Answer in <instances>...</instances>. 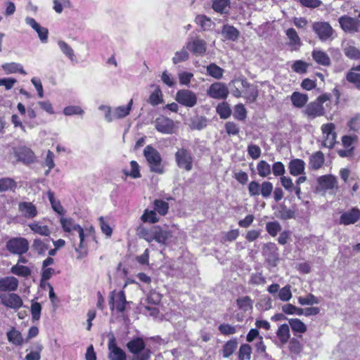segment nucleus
<instances>
[{
  "label": "nucleus",
  "mask_w": 360,
  "mask_h": 360,
  "mask_svg": "<svg viewBox=\"0 0 360 360\" xmlns=\"http://www.w3.org/2000/svg\"><path fill=\"white\" fill-rule=\"evenodd\" d=\"M229 89L226 84L214 82L207 90V95L214 99H225L229 95Z\"/></svg>",
  "instance_id": "nucleus-11"
},
{
  "label": "nucleus",
  "mask_w": 360,
  "mask_h": 360,
  "mask_svg": "<svg viewBox=\"0 0 360 360\" xmlns=\"http://www.w3.org/2000/svg\"><path fill=\"white\" fill-rule=\"evenodd\" d=\"M170 236L169 231L162 229L160 226H155V240L158 243L165 245Z\"/></svg>",
  "instance_id": "nucleus-41"
},
{
  "label": "nucleus",
  "mask_w": 360,
  "mask_h": 360,
  "mask_svg": "<svg viewBox=\"0 0 360 360\" xmlns=\"http://www.w3.org/2000/svg\"><path fill=\"white\" fill-rule=\"evenodd\" d=\"M47 197L53 210L58 214L63 216L65 213V211L60 201L55 198L54 193L51 191H49L47 192Z\"/></svg>",
  "instance_id": "nucleus-35"
},
{
  "label": "nucleus",
  "mask_w": 360,
  "mask_h": 360,
  "mask_svg": "<svg viewBox=\"0 0 360 360\" xmlns=\"http://www.w3.org/2000/svg\"><path fill=\"white\" fill-rule=\"evenodd\" d=\"M289 325L295 333H304L307 330V326L298 319H290Z\"/></svg>",
  "instance_id": "nucleus-39"
},
{
  "label": "nucleus",
  "mask_w": 360,
  "mask_h": 360,
  "mask_svg": "<svg viewBox=\"0 0 360 360\" xmlns=\"http://www.w3.org/2000/svg\"><path fill=\"white\" fill-rule=\"evenodd\" d=\"M11 272L16 276L27 277L31 274V270L27 266L16 264L11 269Z\"/></svg>",
  "instance_id": "nucleus-47"
},
{
  "label": "nucleus",
  "mask_w": 360,
  "mask_h": 360,
  "mask_svg": "<svg viewBox=\"0 0 360 360\" xmlns=\"http://www.w3.org/2000/svg\"><path fill=\"white\" fill-rule=\"evenodd\" d=\"M321 130L322 132V146L326 148H331L336 143L337 134L335 132V125L333 123L323 124Z\"/></svg>",
  "instance_id": "nucleus-5"
},
{
  "label": "nucleus",
  "mask_w": 360,
  "mask_h": 360,
  "mask_svg": "<svg viewBox=\"0 0 360 360\" xmlns=\"http://www.w3.org/2000/svg\"><path fill=\"white\" fill-rule=\"evenodd\" d=\"M305 165L303 160L294 158L289 162L288 167L292 176H297L300 174H305Z\"/></svg>",
  "instance_id": "nucleus-19"
},
{
  "label": "nucleus",
  "mask_w": 360,
  "mask_h": 360,
  "mask_svg": "<svg viewBox=\"0 0 360 360\" xmlns=\"http://www.w3.org/2000/svg\"><path fill=\"white\" fill-rule=\"evenodd\" d=\"M291 286L286 285L279 290L278 293V297L283 302H288L292 298Z\"/></svg>",
  "instance_id": "nucleus-57"
},
{
  "label": "nucleus",
  "mask_w": 360,
  "mask_h": 360,
  "mask_svg": "<svg viewBox=\"0 0 360 360\" xmlns=\"http://www.w3.org/2000/svg\"><path fill=\"white\" fill-rule=\"evenodd\" d=\"M32 248L39 255H44L46 252L49 249V240H41L40 238H36L33 241Z\"/></svg>",
  "instance_id": "nucleus-32"
},
{
  "label": "nucleus",
  "mask_w": 360,
  "mask_h": 360,
  "mask_svg": "<svg viewBox=\"0 0 360 360\" xmlns=\"http://www.w3.org/2000/svg\"><path fill=\"white\" fill-rule=\"evenodd\" d=\"M206 70L208 75L217 79H221L224 74V70L215 63H212L207 65Z\"/></svg>",
  "instance_id": "nucleus-44"
},
{
  "label": "nucleus",
  "mask_w": 360,
  "mask_h": 360,
  "mask_svg": "<svg viewBox=\"0 0 360 360\" xmlns=\"http://www.w3.org/2000/svg\"><path fill=\"white\" fill-rule=\"evenodd\" d=\"M178 78L181 85L189 86L191 81L193 78V74L186 71H181L178 73Z\"/></svg>",
  "instance_id": "nucleus-59"
},
{
  "label": "nucleus",
  "mask_w": 360,
  "mask_h": 360,
  "mask_svg": "<svg viewBox=\"0 0 360 360\" xmlns=\"http://www.w3.org/2000/svg\"><path fill=\"white\" fill-rule=\"evenodd\" d=\"M76 231H77L79 234V244L78 248H76L75 250L79 252V250H82L85 248V238L89 236L94 237V229L91 226L84 230L82 226H80Z\"/></svg>",
  "instance_id": "nucleus-26"
},
{
  "label": "nucleus",
  "mask_w": 360,
  "mask_h": 360,
  "mask_svg": "<svg viewBox=\"0 0 360 360\" xmlns=\"http://www.w3.org/2000/svg\"><path fill=\"white\" fill-rule=\"evenodd\" d=\"M153 205L154 210L160 215L165 216L168 212L169 204L162 200H155Z\"/></svg>",
  "instance_id": "nucleus-50"
},
{
  "label": "nucleus",
  "mask_w": 360,
  "mask_h": 360,
  "mask_svg": "<svg viewBox=\"0 0 360 360\" xmlns=\"http://www.w3.org/2000/svg\"><path fill=\"white\" fill-rule=\"evenodd\" d=\"M312 30L321 41H327L333 39L334 30L327 22H314Z\"/></svg>",
  "instance_id": "nucleus-6"
},
{
  "label": "nucleus",
  "mask_w": 360,
  "mask_h": 360,
  "mask_svg": "<svg viewBox=\"0 0 360 360\" xmlns=\"http://www.w3.org/2000/svg\"><path fill=\"white\" fill-rule=\"evenodd\" d=\"M84 110L78 105H69L63 109V113L67 116L82 115Z\"/></svg>",
  "instance_id": "nucleus-63"
},
{
  "label": "nucleus",
  "mask_w": 360,
  "mask_h": 360,
  "mask_svg": "<svg viewBox=\"0 0 360 360\" xmlns=\"http://www.w3.org/2000/svg\"><path fill=\"white\" fill-rule=\"evenodd\" d=\"M175 160L180 169L189 172L193 168V158L191 153L185 148H180L176 152Z\"/></svg>",
  "instance_id": "nucleus-7"
},
{
  "label": "nucleus",
  "mask_w": 360,
  "mask_h": 360,
  "mask_svg": "<svg viewBox=\"0 0 360 360\" xmlns=\"http://www.w3.org/2000/svg\"><path fill=\"white\" fill-rule=\"evenodd\" d=\"M257 169L261 177H266L271 172V165L265 160H261L257 163Z\"/></svg>",
  "instance_id": "nucleus-49"
},
{
  "label": "nucleus",
  "mask_w": 360,
  "mask_h": 360,
  "mask_svg": "<svg viewBox=\"0 0 360 360\" xmlns=\"http://www.w3.org/2000/svg\"><path fill=\"white\" fill-rule=\"evenodd\" d=\"M133 104V100L131 99L126 106H118L112 110V117L114 120L122 119L127 116Z\"/></svg>",
  "instance_id": "nucleus-29"
},
{
  "label": "nucleus",
  "mask_w": 360,
  "mask_h": 360,
  "mask_svg": "<svg viewBox=\"0 0 360 360\" xmlns=\"http://www.w3.org/2000/svg\"><path fill=\"white\" fill-rule=\"evenodd\" d=\"M175 100L185 107L193 108L197 104L198 97L195 93L189 89H181L176 92Z\"/></svg>",
  "instance_id": "nucleus-8"
},
{
  "label": "nucleus",
  "mask_w": 360,
  "mask_h": 360,
  "mask_svg": "<svg viewBox=\"0 0 360 360\" xmlns=\"http://www.w3.org/2000/svg\"><path fill=\"white\" fill-rule=\"evenodd\" d=\"M108 346L110 360H127L126 352L117 346L114 338L109 340Z\"/></svg>",
  "instance_id": "nucleus-16"
},
{
  "label": "nucleus",
  "mask_w": 360,
  "mask_h": 360,
  "mask_svg": "<svg viewBox=\"0 0 360 360\" xmlns=\"http://www.w3.org/2000/svg\"><path fill=\"white\" fill-rule=\"evenodd\" d=\"M143 155L149 165L150 170L153 172L162 174L165 171L160 153L153 146H146L143 150Z\"/></svg>",
  "instance_id": "nucleus-2"
},
{
  "label": "nucleus",
  "mask_w": 360,
  "mask_h": 360,
  "mask_svg": "<svg viewBox=\"0 0 360 360\" xmlns=\"http://www.w3.org/2000/svg\"><path fill=\"white\" fill-rule=\"evenodd\" d=\"M139 237L143 238L148 243H151L155 240V226L150 229H141L139 233Z\"/></svg>",
  "instance_id": "nucleus-55"
},
{
  "label": "nucleus",
  "mask_w": 360,
  "mask_h": 360,
  "mask_svg": "<svg viewBox=\"0 0 360 360\" xmlns=\"http://www.w3.org/2000/svg\"><path fill=\"white\" fill-rule=\"evenodd\" d=\"M60 223L63 230L66 233H72L74 231H76L81 226L70 217H61Z\"/></svg>",
  "instance_id": "nucleus-27"
},
{
  "label": "nucleus",
  "mask_w": 360,
  "mask_h": 360,
  "mask_svg": "<svg viewBox=\"0 0 360 360\" xmlns=\"http://www.w3.org/2000/svg\"><path fill=\"white\" fill-rule=\"evenodd\" d=\"M6 248L9 252L21 256L28 251L29 243L25 238H13L7 241Z\"/></svg>",
  "instance_id": "nucleus-4"
},
{
  "label": "nucleus",
  "mask_w": 360,
  "mask_h": 360,
  "mask_svg": "<svg viewBox=\"0 0 360 360\" xmlns=\"http://www.w3.org/2000/svg\"><path fill=\"white\" fill-rule=\"evenodd\" d=\"M276 335L283 345L287 343L290 336L289 326L286 323L281 325L277 330Z\"/></svg>",
  "instance_id": "nucleus-37"
},
{
  "label": "nucleus",
  "mask_w": 360,
  "mask_h": 360,
  "mask_svg": "<svg viewBox=\"0 0 360 360\" xmlns=\"http://www.w3.org/2000/svg\"><path fill=\"white\" fill-rule=\"evenodd\" d=\"M43 349V346L40 343L35 344V350L29 352L25 358V360H40L41 352Z\"/></svg>",
  "instance_id": "nucleus-61"
},
{
  "label": "nucleus",
  "mask_w": 360,
  "mask_h": 360,
  "mask_svg": "<svg viewBox=\"0 0 360 360\" xmlns=\"http://www.w3.org/2000/svg\"><path fill=\"white\" fill-rule=\"evenodd\" d=\"M238 307L243 311H248L252 309L253 301L249 296H244L236 300Z\"/></svg>",
  "instance_id": "nucleus-38"
},
{
  "label": "nucleus",
  "mask_w": 360,
  "mask_h": 360,
  "mask_svg": "<svg viewBox=\"0 0 360 360\" xmlns=\"http://www.w3.org/2000/svg\"><path fill=\"white\" fill-rule=\"evenodd\" d=\"M325 161L324 155L321 151H317L309 157V165L311 169L317 170L320 169Z\"/></svg>",
  "instance_id": "nucleus-25"
},
{
  "label": "nucleus",
  "mask_w": 360,
  "mask_h": 360,
  "mask_svg": "<svg viewBox=\"0 0 360 360\" xmlns=\"http://www.w3.org/2000/svg\"><path fill=\"white\" fill-rule=\"evenodd\" d=\"M148 102L151 105L153 106L157 105L163 102L162 94L160 89L158 86H157L155 89L151 93L148 99Z\"/></svg>",
  "instance_id": "nucleus-45"
},
{
  "label": "nucleus",
  "mask_w": 360,
  "mask_h": 360,
  "mask_svg": "<svg viewBox=\"0 0 360 360\" xmlns=\"http://www.w3.org/2000/svg\"><path fill=\"white\" fill-rule=\"evenodd\" d=\"M239 34V31L232 25H224L221 29V34L227 40L236 41Z\"/></svg>",
  "instance_id": "nucleus-28"
},
{
  "label": "nucleus",
  "mask_w": 360,
  "mask_h": 360,
  "mask_svg": "<svg viewBox=\"0 0 360 360\" xmlns=\"http://www.w3.org/2000/svg\"><path fill=\"white\" fill-rule=\"evenodd\" d=\"M2 69L6 72V74H13L20 72L22 75H26V72L24 70L22 65L18 63H6L1 65Z\"/></svg>",
  "instance_id": "nucleus-33"
},
{
  "label": "nucleus",
  "mask_w": 360,
  "mask_h": 360,
  "mask_svg": "<svg viewBox=\"0 0 360 360\" xmlns=\"http://www.w3.org/2000/svg\"><path fill=\"white\" fill-rule=\"evenodd\" d=\"M53 9L58 14H60L64 8H70L72 6L70 0H53Z\"/></svg>",
  "instance_id": "nucleus-48"
},
{
  "label": "nucleus",
  "mask_w": 360,
  "mask_h": 360,
  "mask_svg": "<svg viewBox=\"0 0 360 360\" xmlns=\"http://www.w3.org/2000/svg\"><path fill=\"white\" fill-rule=\"evenodd\" d=\"M0 302L6 307L15 311L18 310L23 305V301L20 296L14 292L1 293Z\"/></svg>",
  "instance_id": "nucleus-9"
},
{
  "label": "nucleus",
  "mask_w": 360,
  "mask_h": 360,
  "mask_svg": "<svg viewBox=\"0 0 360 360\" xmlns=\"http://www.w3.org/2000/svg\"><path fill=\"white\" fill-rule=\"evenodd\" d=\"M58 45L63 53L65 54L71 61H74L75 60L74 51L68 44L64 41L60 40L58 42Z\"/></svg>",
  "instance_id": "nucleus-46"
},
{
  "label": "nucleus",
  "mask_w": 360,
  "mask_h": 360,
  "mask_svg": "<svg viewBox=\"0 0 360 360\" xmlns=\"http://www.w3.org/2000/svg\"><path fill=\"white\" fill-rule=\"evenodd\" d=\"M18 280L13 276L0 278V292H14L18 287Z\"/></svg>",
  "instance_id": "nucleus-20"
},
{
  "label": "nucleus",
  "mask_w": 360,
  "mask_h": 360,
  "mask_svg": "<svg viewBox=\"0 0 360 360\" xmlns=\"http://www.w3.org/2000/svg\"><path fill=\"white\" fill-rule=\"evenodd\" d=\"M141 220L143 222L154 224L159 221V217L155 210H146L141 216Z\"/></svg>",
  "instance_id": "nucleus-52"
},
{
  "label": "nucleus",
  "mask_w": 360,
  "mask_h": 360,
  "mask_svg": "<svg viewBox=\"0 0 360 360\" xmlns=\"http://www.w3.org/2000/svg\"><path fill=\"white\" fill-rule=\"evenodd\" d=\"M127 347L133 355L141 354L143 351L147 349L146 344L141 338H136L131 340L127 342Z\"/></svg>",
  "instance_id": "nucleus-22"
},
{
  "label": "nucleus",
  "mask_w": 360,
  "mask_h": 360,
  "mask_svg": "<svg viewBox=\"0 0 360 360\" xmlns=\"http://www.w3.org/2000/svg\"><path fill=\"white\" fill-rule=\"evenodd\" d=\"M13 154L18 161L25 164L32 163L34 161L35 156L33 151L26 146L13 148Z\"/></svg>",
  "instance_id": "nucleus-14"
},
{
  "label": "nucleus",
  "mask_w": 360,
  "mask_h": 360,
  "mask_svg": "<svg viewBox=\"0 0 360 360\" xmlns=\"http://www.w3.org/2000/svg\"><path fill=\"white\" fill-rule=\"evenodd\" d=\"M229 86L235 97H243L249 103L255 102L258 96L257 87L245 78H236L229 83Z\"/></svg>",
  "instance_id": "nucleus-1"
},
{
  "label": "nucleus",
  "mask_w": 360,
  "mask_h": 360,
  "mask_svg": "<svg viewBox=\"0 0 360 360\" xmlns=\"http://www.w3.org/2000/svg\"><path fill=\"white\" fill-rule=\"evenodd\" d=\"M274 189L273 184L270 181H264L261 184L260 195L264 198H268L270 197Z\"/></svg>",
  "instance_id": "nucleus-64"
},
{
  "label": "nucleus",
  "mask_w": 360,
  "mask_h": 360,
  "mask_svg": "<svg viewBox=\"0 0 360 360\" xmlns=\"http://www.w3.org/2000/svg\"><path fill=\"white\" fill-rule=\"evenodd\" d=\"M319 186L324 190H330L337 187L338 181L333 175H323L318 179Z\"/></svg>",
  "instance_id": "nucleus-24"
},
{
  "label": "nucleus",
  "mask_w": 360,
  "mask_h": 360,
  "mask_svg": "<svg viewBox=\"0 0 360 360\" xmlns=\"http://www.w3.org/2000/svg\"><path fill=\"white\" fill-rule=\"evenodd\" d=\"M155 128L162 134H172L174 132V121L168 117L161 116L154 122Z\"/></svg>",
  "instance_id": "nucleus-13"
},
{
  "label": "nucleus",
  "mask_w": 360,
  "mask_h": 360,
  "mask_svg": "<svg viewBox=\"0 0 360 360\" xmlns=\"http://www.w3.org/2000/svg\"><path fill=\"white\" fill-rule=\"evenodd\" d=\"M329 100V96L322 94L315 101L310 102L305 108L304 113L310 119H314L325 115L323 103Z\"/></svg>",
  "instance_id": "nucleus-3"
},
{
  "label": "nucleus",
  "mask_w": 360,
  "mask_h": 360,
  "mask_svg": "<svg viewBox=\"0 0 360 360\" xmlns=\"http://www.w3.org/2000/svg\"><path fill=\"white\" fill-rule=\"evenodd\" d=\"M18 211L22 216L27 219H32L38 214L36 206L31 202H19Z\"/></svg>",
  "instance_id": "nucleus-18"
},
{
  "label": "nucleus",
  "mask_w": 360,
  "mask_h": 360,
  "mask_svg": "<svg viewBox=\"0 0 360 360\" xmlns=\"http://www.w3.org/2000/svg\"><path fill=\"white\" fill-rule=\"evenodd\" d=\"M185 45L181 50L176 51L172 59V63L176 65L188 60L189 53Z\"/></svg>",
  "instance_id": "nucleus-42"
},
{
  "label": "nucleus",
  "mask_w": 360,
  "mask_h": 360,
  "mask_svg": "<svg viewBox=\"0 0 360 360\" xmlns=\"http://www.w3.org/2000/svg\"><path fill=\"white\" fill-rule=\"evenodd\" d=\"M30 229L34 233L43 236H49L51 231L48 226L43 225L39 221H34L28 224Z\"/></svg>",
  "instance_id": "nucleus-31"
},
{
  "label": "nucleus",
  "mask_w": 360,
  "mask_h": 360,
  "mask_svg": "<svg viewBox=\"0 0 360 360\" xmlns=\"http://www.w3.org/2000/svg\"><path fill=\"white\" fill-rule=\"evenodd\" d=\"M238 347L236 339H232L225 343L222 349V355L224 358H229L233 354Z\"/></svg>",
  "instance_id": "nucleus-40"
},
{
  "label": "nucleus",
  "mask_w": 360,
  "mask_h": 360,
  "mask_svg": "<svg viewBox=\"0 0 360 360\" xmlns=\"http://www.w3.org/2000/svg\"><path fill=\"white\" fill-rule=\"evenodd\" d=\"M252 348L248 344H243L239 349V360H250L251 358Z\"/></svg>",
  "instance_id": "nucleus-53"
},
{
  "label": "nucleus",
  "mask_w": 360,
  "mask_h": 360,
  "mask_svg": "<svg viewBox=\"0 0 360 360\" xmlns=\"http://www.w3.org/2000/svg\"><path fill=\"white\" fill-rule=\"evenodd\" d=\"M343 51L347 58L352 60L360 59V51L352 43H347L345 46Z\"/></svg>",
  "instance_id": "nucleus-36"
},
{
  "label": "nucleus",
  "mask_w": 360,
  "mask_h": 360,
  "mask_svg": "<svg viewBox=\"0 0 360 360\" xmlns=\"http://www.w3.org/2000/svg\"><path fill=\"white\" fill-rule=\"evenodd\" d=\"M360 219V210L353 207L349 211L343 212L339 219V224L349 225L356 223Z\"/></svg>",
  "instance_id": "nucleus-17"
},
{
  "label": "nucleus",
  "mask_w": 360,
  "mask_h": 360,
  "mask_svg": "<svg viewBox=\"0 0 360 360\" xmlns=\"http://www.w3.org/2000/svg\"><path fill=\"white\" fill-rule=\"evenodd\" d=\"M341 28L346 32L354 33L358 31L360 21L347 15L341 16L339 20Z\"/></svg>",
  "instance_id": "nucleus-15"
},
{
  "label": "nucleus",
  "mask_w": 360,
  "mask_h": 360,
  "mask_svg": "<svg viewBox=\"0 0 360 360\" xmlns=\"http://www.w3.org/2000/svg\"><path fill=\"white\" fill-rule=\"evenodd\" d=\"M217 112L221 119H227L231 115V109L227 103H219L217 106Z\"/></svg>",
  "instance_id": "nucleus-51"
},
{
  "label": "nucleus",
  "mask_w": 360,
  "mask_h": 360,
  "mask_svg": "<svg viewBox=\"0 0 360 360\" xmlns=\"http://www.w3.org/2000/svg\"><path fill=\"white\" fill-rule=\"evenodd\" d=\"M308 99L309 98L307 94L298 91H294L290 96L292 105L297 108L304 107L307 103Z\"/></svg>",
  "instance_id": "nucleus-30"
},
{
  "label": "nucleus",
  "mask_w": 360,
  "mask_h": 360,
  "mask_svg": "<svg viewBox=\"0 0 360 360\" xmlns=\"http://www.w3.org/2000/svg\"><path fill=\"white\" fill-rule=\"evenodd\" d=\"M186 48L193 55L202 56L207 51V43L199 37H189L186 43Z\"/></svg>",
  "instance_id": "nucleus-10"
},
{
  "label": "nucleus",
  "mask_w": 360,
  "mask_h": 360,
  "mask_svg": "<svg viewBox=\"0 0 360 360\" xmlns=\"http://www.w3.org/2000/svg\"><path fill=\"white\" fill-rule=\"evenodd\" d=\"M229 6V0H214L212 4V8L218 13H225Z\"/></svg>",
  "instance_id": "nucleus-56"
},
{
  "label": "nucleus",
  "mask_w": 360,
  "mask_h": 360,
  "mask_svg": "<svg viewBox=\"0 0 360 360\" xmlns=\"http://www.w3.org/2000/svg\"><path fill=\"white\" fill-rule=\"evenodd\" d=\"M355 70H351L346 75V79L349 82L353 84L358 89L360 90V73L354 72Z\"/></svg>",
  "instance_id": "nucleus-58"
},
{
  "label": "nucleus",
  "mask_w": 360,
  "mask_h": 360,
  "mask_svg": "<svg viewBox=\"0 0 360 360\" xmlns=\"http://www.w3.org/2000/svg\"><path fill=\"white\" fill-rule=\"evenodd\" d=\"M298 302L301 305H313L319 303V300L313 294H308L306 297H299Z\"/></svg>",
  "instance_id": "nucleus-62"
},
{
  "label": "nucleus",
  "mask_w": 360,
  "mask_h": 360,
  "mask_svg": "<svg viewBox=\"0 0 360 360\" xmlns=\"http://www.w3.org/2000/svg\"><path fill=\"white\" fill-rule=\"evenodd\" d=\"M130 167L131 169L130 171L124 169L123 173L127 176H130L133 179H138L141 177V173H140V167L138 164V162L135 160H131L130 162Z\"/></svg>",
  "instance_id": "nucleus-43"
},
{
  "label": "nucleus",
  "mask_w": 360,
  "mask_h": 360,
  "mask_svg": "<svg viewBox=\"0 0 360 360\" xmlns=\"http://www.w3.org/2000/svg\"><path fill=\"white\" fill-rule=\"evenodd\" d=\"M313 60L319 65L328 67L331 65V60L328 54L320 49H314L311 53Z\"/></svg>",
  "instance_id": "nucleus-21"
},
{
  "label": "nucleus",
  "mask_w": 360,
  "mask_h": 360,
  "mask_svg": "<svg viewBox=\"0 0 360 360\" xmlns=\"http://www.w3.org/2000/svg\"><path fill=\"white\" fill-rule=\"evenodd\" d=\"M124 290L117 292L113 290L110 294V305L112 310L115 308L117 311L123 312L127 304Z\"/></svg>",
  "instance_id": "nucleus-12"
},
{
  "label": "nucleus",
  "mask_w": 360,
  "mask_h": 360,
  "mask_svg": "<svg viewBox=\"0 0 360 360\" xmlns=\"http://www.w3.org/2000/svg\"><path fill=\"white\" fill-rule=\"evenodd\" d=\"M6 337L8 341L15 346H21L24 343L22 333L14 327L7 331Z\"/></svg>",
  "instance_id": "nucleus-23"
},
{
  "label": "nucleus",
  "mask_w": 360,
  "mask_h": 360,
  "mask_svg": "<svg viewBox=\"0 0 360 360\" xmlns=\"http://www.w3.org/2000/svg\"><path fill=\"white\" fill-rule=\"evenodd\" d=\"M309 64L302 60H297L294 61L291 68L292 70L298 74H304L307 72Z\"/></svg>",
  "instance_id": "nucleus-54"
},
{
  "label": "nucleus",
  "mask_w": 360,
  "mask_h": 360,
  "mask_svg": "<svg viewBox=\"0 0 360 360\" xmlns=\"http://www.w3.org/2000/svg\"><path fill=\"white\" fill-rule=\"evenodd\" d=\"M17 182L12 178L4 177L0 179V192L14 191Z\"/></svg>",
  "instance_id": "nucleus-34"
},
{
  "label": "nucleus",
  "mask_w": 360,
  "mask_h": 360,
  "mask_svg": "<svg viewBox=\"0 0 360 360\" xmlns=\"http://www.w3.org/2000/svg\"><path fill=\"white\" fill-rule=\"evenodd\" d=\"M286 35L290 40V44L291 46H299L301 44L300 39L295 29H288L286 30Z\"/></svg>",
  "instance_id": "nucleus-60"
}]
</instances>
